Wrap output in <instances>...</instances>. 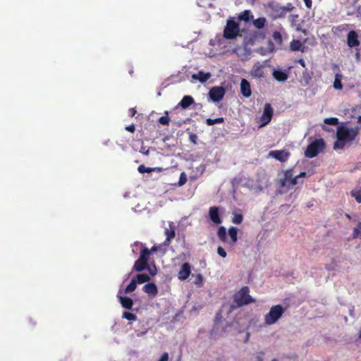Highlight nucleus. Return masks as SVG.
<instances>
[{"label": "nucleus", "mask_w": 361, "mask_h": 361, "mask_svg": "<svg viewBox=\"0 0 361 361\" xmlns=\"http://www.w3.org/2000/svg\"><path fill=\"white\" fill-rule=\"evenodd\" d=\"M279 184H280V187H281V188H283L286 185L289 186V183L283 178L280 180Z\"/></svg>", "instance_id": "47"}, {"label": "nucleus", "mask_w": 361, "mask_h": 361, "mask_svg": "<svg viewBox=\"0 0 361 361\" xmlns=\"http://www.w3.org/2000/svg\"><path fill=\"white\" fill-rule=\"evenodd\" d=\"M149 280H150L149 276L145 274H137L135 278V281H137V283H140V284L145 283V282H148V281H149Z\"/></svg>", "instance_id": "28"}, {"label": "nucleus", "mask_w": 361, "mask_h": 361, "mask_svg": "<svg viewBox=\"0 0 361 361\" xmlns=\"http://www.w3.org/2000/svg\"><path fill=\"white\" fill-rule=\"evenodd\" d=\"M169 360V354L167 353H164L161 357L157 361H168Z\"/></svg>", "instance_id": "46"}, {"label": "nucleus", "mask_w": 361, "mask_h": 361, "mask_svg": "<svg viewBox=\"0 0 361 361\" xmlns=\"http://www.w3.org/2000/svg\"><path fill=\"white\" fill-rule=\"evenodd\" d=\"M189 138H190V142H192L193 144L197 143V136L196 134L190 133L189 135Z\"/></svg>", "instance_id": "45"}, {"label": "nucleus", "mask_w": 361, "mask_h": 361, "mask_svg": "<svg viewBox=\"0 0 361 361\" xmlns=\"http://www.w3.org/2000/svg\"><path fill=\"white\" fill-rule=\"evenodd\" d=\"M226 94L225 88L221 86H215L209 92V99L214 102L221 101Z\"/></svg>", "instance_id": "7"}, {"label": "nucleus", "mask_w": 361, "mask_h": 361, "mask_svg": "<svg viewBox=\"0 0 361 361\" xmlns=\"http://www.w3.org/2000/svg\"><path fill=\"white\" fill-rule=\"evenodd\" d=\"M298 179L296 176L293 177L292 179L289 181V186L295 185L298 183Z\"/></svg>", "instance_id": "49"}, {"label": "nucleus", "mask_w": 361, "mask_h": 361, "mask_svg": "<svg viewBox=\"0 0 361 361\" xmlns=\"http://www.w3.org/2000/svg\"><path fill=\"white\" fill-rule=\"evenodd\" d=\"M209 215L211 221L214 224H220L222 222L221 219L219 216V207L216 206L209 207Z\"/></svg>", "instance_id": "15"}, {"label": "nucleus", "mask_w": 361, "mask_h": 361, "mask_svg": "<svg viewBox=\"0 0 361 361\" xmlns=\"http://www.w3.org/2000/svg\"><path fill=\"white\" fill-rule=\"evenodd\" d=\"M305 2V4L307 8H311L312 5V0H303Z\"/></svg>", "instance_id": "50"}, {"label": "nucleus", "mask_w": 361, "mask_h": 361, "mask_svg": "<svg viewBox=\"0 0 361 361\" xmlns=\"http://www.w3.org/2000/svg\"><path fill=\"white\" fill-rule=\"evenodd\" d=\"M118 298H119V301L123 307L128 309V310L132 309L133 305V301L130 298L126 297H126L119 296Z\"/></svg>", "instance_id": "20"}, {"label": "nucleus", "mask_w": 361, "mask_h": 361, "mask_svg": "<svg viewBox=\"0 0 361 361\" xmlns=\"http://www.w3.org/2000/svg\"><path fill=\"white\" fill-rule=\"evenodd\" d=\"M137 171H139V173H151L152 172V169H151V168L149 167H146L145 165L143 164H141L138 166L137 168Z\"/></svg>", "instance_id": "41"}, {"label": "nucleus", "mask_w": 361, "mask_h": 361, "mask_svg": "<svg viewBox=\"0 0 361 361\" xmlns=\"http://www.w3.org/2000/svg\"><path fill=\"white\" fill-rule=\"evenodd\" d=\"M147 269L149 271V273L151 276H155L157 273V267L154 265L153 267H150L148 265V268Z\"/></svg>", "instance_id": "44"}, {"label": "nucleus", "mask_w": 361, "mask_h": 361, "mask_svg": "<svg viewBox=\"0 0 361 361\" xmlns=\"http://www.w3.org/2000/svg\"><path fill=\"white\" fill-rule=\"evenodd\" d=\"M126 130L130 133H134L135 130V127L134 124L129 125L126 127Z\"/></svg>", "instance_id": "48"}, {"label": "nucleus", "mask_w": 361, "mask_h": 361, "mask_svg": "<svg viewBox=\"0 0 361 361\" xmlns=\"http://www.w3.org/2000/svg\"><path fill=\"white\" fill-rule=\"evenodd\" d=\"M147 268H148V263H146L143 261H140V259H137L134 263L133 269L134 271L140 272Z\"/></svg>", "instance_id": "23"}, {"label": "nucleus", "mask_w": 361, "mask_h": 361, "mask_svg": "<svg viewBox=\"0 0 361 361\" xmlns=\"http://www.w3.org/2000/svg\"><path fill=\"white\" fill-rule=\"evenodd\" d=\"M353 238L361 239V222H359L357 225V227L354 228L353 232Z\"/></svg>", "instance_id": "33"}, {"label": "nucleus", "mask_w": 361, "mask_h": 361, "mask_svg": "<svg viewBox=\"0 0 361 361\" xmlns=\"http://www.w3.org/2000/svg\"><path fill=\"white\" fill-rule=\"evenodd\" d=\"M324 123L327 125L336 126L339 123V121L336 117H331L325 118Z\"/></svg>", "instance_id": "35"}, {"label": "nucleus", "mask_w": 361, "mask_h": 361, "mask_svg": "<svg viewBox=\"0 0 361 361\" xmlns=\"http://www.w3.org/2000/svg\"><path fill=\"white\" fill-rule=\"evenodd\" d=\"M151 169H152V171H157V172H161L162 171V168H161V167L151 168Z\"/></svg>", "instance_id": "55"}, {"label": "nucleus", "mask_w": 361, "mask_h": 361, "mask_svg": "<svg viewBox=\"0 0 361 361\" xmlns=\"http://www.w3.org/2000/svg\"><path fill=\"white\" fill-rule=\"evenodd\" d=\"M243 220V216L241 214H234L232 218V222L235 224H240Z\"/></svg>", "instance_id": "37"}, {"label": "nucleus", "mask_w": 361, "mask_h": 361, "mask_svg": "<svg viewBox=\"0 0 361 361\" xmlns=\"http://www.w3.org/2000/svg\"><path fill=\"white\" fill-rule=\"evenodd\" d=\"M252 18H253V16L250 10H245L238 17L239 20L245 22H248Z\"/></svg>", "instance_id": "24"}, {"label": "nucleus", "mask_w": 361, "mask_h": 361, "mask_svg": "<svg viewBox=\"0 0 361 361\" xmlns=\"http://www.w3.org/2000/svg\"><path fill=\"white\" fill-rule=\"evenodd\" d=\"M217 253L219 256H221V257L223 258H225L226 256H227V253L225 251V250L221 247V246H219L217 247Z\"/></svg>", "instance_id": "42"}, {"label": "nucleus", "mask_w": 361, "mask_h": 361, "mask_svg": "<svg viewBox=\"0 0 361 361\" xmlns=\"http://www.w3.org/2000/svg\"><path fill=\"white\" fill-rule=\"evenodd\" d=\"M264 66L259 62L255 63L250 71V75L253 78H262L265 74L264 71Z\"/></svg>", "instance_id": "11"}, {"label": "nucleus", "mask_w": 361, "mask_h": 361, "mask_svg": "<svg viewBox=\"0 0 361 361\" xmlns=\"http://www.w3.org/2000/svg\"><path fill=\"white\" fill-rule=\"evenodd\" d=\"M187 182V176L185 172H182L180 175L179 180L178 183V186H183Z\"/></svg>", "instance_id": "40"}, {"label": "nucleus", "mask_w": 361, "mask_h": 361, "mask_svg": "<svg viewBox=\"0 0 361 361\" xmlns=\"http://www.w3.org/2000/svg\"><path fill=\"white\" fill-rule=\"evenodd\" d=\"M357 123H361V116L357 118Z\"/></svg>", "instance_id": "57"}, {"label": "nucleus", "mask_w": 361, "mask_h": 361, "mask_svg": "<svg viewBox=\"0 0 361 361\" xmlns=\"http://www.w3.org/2000/svg\"><path fill=\"white\" fill-rule=\"evenodd\" d=\"M142 290L153 298L155 297L158 293L157 287L154 283L145 284L142 288Z\"/></svg>", "instance_id": "16"}, {"label": "nucleus", "mask_w": 361, "mask_h": 361, "mask_svg": "<svg viewBox=\"0 0 361 361\" xmlns=\"http://www.w3.org/2000/svg\"><path fill=\"white\" fill-rule=\"evenodd\" d=\"M286 308L281 305H274L269 312L264 316V322L267 325L275 324L283 315Z\"/></svg>", "instance_id": "4"}, {"label": "nucleus", "mask_w": 361, "mask_h": 361, "mask_svg": "<svg viewBox=\"0 0 361 361\" xmlns=\"http://www.w3.org/2000/svg\"><path fill=\"white\" fill-rule=\"evenodd\" d=\"M271 361H277L276 359H273Z\"/></svg>", "instance_id": "62"}, {"label": "nucleus", "mask_w": 361, "mask_h": 361, "mask_svg": "<svg viewBox=\"0 0 361 361\" xmlns=\"http://www.w3.org/2000/svg\"><path fill=\"white\" fill-rule=\"evenodd\" d=\"M266 22L265 18L260 17L253 20V25L256 28L262 29L264 27Z\"/></svg>", "instance_id": "27"}, {"label": "nucleus", "mask_w": 361, "mask_h": 361, "mask_svg": "<svg viewBox=\"0 0 361 361\" xmlns=\"http://www.w3.org/2000/svg\"><path fill=\"white\" fill-rule=\"evenodd\" d=\"M176 226L173 221L169 222V228H166L164 229V235H166V239L164 241L165 245H169L171 240L176 236Z\"/></svg>", "instance_id": "9"}, {"label": "nucleus", "mask_w": 361, "mask_h": 361, "mask_svg": "<svg viewBox=\"0 0 361 361\" xmlns=\"http://www.w3.org/2000/svg\"><path fill=\"white\" fill-rule=\"evenodd\" d=\"M240 35L239 24L232 18L226 21V25L224 29L223 36L226 39H235Z\"/></svg>", "instance_id": "5"}, {"label": "nucleus", "mask_w": 361, "mask_h": 361, "mask_svg": "<svg viewBox=\"0 0 361 361\" xmlns=\"http://www.w3.org/2000/svg\"><path fill=\"white\" fill-rule=\"evenodd\" d=\"M257 361H262V359L260 357H258Z\"/></svg>", "instance_id": "60"}, {"label": "nucleus", "mask_w": 361, "mask_h": 361, "mask_svg": "<svg viewBox=\"0 0 361 361\" xmlns=\"http://www.w3.org/2000/svg\"><path fill=\"white\" fill-rule=\"evenodd\" d=\"M157 250H158V247H157L156 245H154V246H152V247L151 250H149V251H150V254H151L152 252H157Z\"/></svg>", "instance_id": "54"}, {"label": "nucleus", "mask_w": 361, "mask_h": 361, "mask_svg": "<svg viewBox=\"0 0 361 361\" xmlns=\"http://www.w3.org/2000/svg\"><path fill=\"white\" fill-rule=\"evenodd\" d=\"M224 121V118L223 117L216 118L215 119L207 118L206 119V123L207 126H213L216 123H222Z\"/></svg>", "instance_id": "32"}, {"label": "nucleus", "mask_w": 361, "mask_h": 361, "mask_svg": "<svg viewBox=\"0 0 361 361\" xmlns=\"http://www.w3.org/2000/svg\"><path fill=\"white\" fill-rule=\"evenodd\" d=\"M240 92L243 97L247 98L251 96L252 90L249 81L243 78L240 84Z\"/></svg>", "instance_id": "14"}, {"label": "nucleus", "mask_w": 361, "mask_h": 361, "mask_svg": "<svg viewBox=\"0 0 361 361\" xmlns=\"http://www.w3.org/2000/svg\"><path fill=\"white\" fill-rule=\"evenodd\" d=\"M123 317L129 320V321H135L137 319V316L129 312H124L123 314Z\"/></svg>", "instance_id": "38"}, {"label": "nucleus", "mask_w": 361, "mask_h": 361, "mask_svg": "<svg viewBox=\"0 0 361 361\" xmlns=\"http://www.w3.org/2000/svg\"><path fill=\"white\" fill-rule=\"evenodd\" d=\"M360 128L355 127L348 128L344 126H340L337 128V140L334 144V149H343L347 142H350L355 140L359 134Z\"/></svg>", "instance_id": "1"}, {"label": "nucleus", "mask_w": 361, "mask_h": 361, "mask_svg": "<svg viewBox=\"0 0 361 361\" xmlns=\"http://www.w3.org/2000/svg\"><path fill=\"white\" fill-rule=\"evenodd\" d=\"M128 111H129V115L131 117L134 116L135 115V114L137 113V111L135 110V108H130Z\"/></svg>", "instance_id": "51"}, {"label": "nucleus", "mask_w": 361, "mask_h": 361, "mask_svg": "<svg viewBox=\"0 0 361 361\" xmlns=\"http://www.w3.org/2000/svg\"><path fill=\"white\" fill-rule=\"evenodd\" d=\"M352 197H355L358 203H361V188L358 190H353L351 191Z\"/></svg>", "instance_id": "36"}, {"label": "nucleus", "mask_w": 361, "mask_h": 361, "mask_svg": "<svg viewBox=\"0 0 361 361\" xmlns=\"http://www.w3.org/2000/svg\"><path fill=\"white\" fill-rule=\"evenodd\" d=\"M273 116V109L270 104L267 103L264 105L263 114L261 116V126H264L267 125L271 120V118Z\"/></svg>", "instance_id": "8"}, {"label": "nucleus", "mask_w": 361, "mask_h": 361, "mask_svg": "<svg viewBox=\"0 0 361 361\" xmlns=\"http://www.w3.org/2000/svg\"><path fill=\"white\" fill-rule=\"evenodd\" d=\"M325 147V142L322 138L317 139L307 145L305 156L308 158H314L317 156L319 152Z\"/></svg>", "instance_id": "6"}, {"label": "nucleus", "mask_w": 361, "mask_h": 361, "mask_svg": "<svg viewBox=\"0 0 361 361\" xmlns=\"http://www.w3.org/2000/svg\"><path fill=\"white\" fill-rule=\"evenodd\" d=\"M211 77L209 73H204L203 71H199L197 74L192 75V78L199 80L200 82H205Z\"/></svg>", "instance_id": "22"}, {"label": "nucleus", "mask_w": 361, "mask_h": 361, "mask_svg": "<svg viewBox=\"0 0 361 361\" xmlns=\"http://www.w3.org/2000/svg\"><path fill=\"white\" fill-rule=\"evenodd\" d=\"M194 103L195 100L192 96L185 95L182 98L178 105L181 106L182 109H186Z\"/></svg>", "instance_id": "19"}, {"label": "nucleus", "mask_w": 361, "mask_h": 361, "mask_svg": "<svg viewBox=\"0 0 361 361\" xmlns=\"http://www.w3.org/2000/svg\"><path fill=\"white\" fill-rule=\"evenodd\" d=\"M341 77H342L341 75H339V74L336 75L335 80L334 82V85H333L336 90H342L343 89V85L341 82Z\"/></svg>", "instance_id": "30"}, {"label": "nucleus", "mask_w": 361, "mask_h": 361, "mask_svg": "<svg viewBox=\"0 0 361 361\" xmlns=\"http://www.w3.org/2000/svg\"><path fill=\"white\" fill-rule=\"evenodd\" d=\"M228 234L230 239L228 240L226 235V229L224 226H221L218 228L217 236L222 243H226L228 245L233 246L238 240V228L231 226L228 228Z\"/></svg>", "instance_id": "3"}, {"label": "nucleus", "mask_w": 361, "mask_h": 361, "mask_svg": "<svg viewBox=\"0 0 361 361\" xmlns=\"http://www.w3.org/2000/svg\"><path fill=\"white\" fill-rule=\"evenodd\" d=\"M322 129H323L324 130L329 131V129H328L325 126H322Z\"/></svg>", "instance_id": "58"}, {"label": "nucleus", "mask_w": 361, "mask_h": 361, "mask_svg": "<svg viewBox=\"0 0 361 361\" xmlns=\"http://www.w3.org/2000/svg\"><path fill=\"white\" fill-rule=\"evenodd\" d=\"M269 155L281 162H284L290 157V153L285 150H274L271 151Z\"/></svg>", "instance_id": "13"}, {"label": "nucleus", "mask_w": 361, "mask_h": 361, "mask_svg": "<svg viewBox=\"0 0 361 361\" xmlns=\"http://www.w3.org/2000/svg\"><path fill=\"white\" fill-rule=\"evenodd\" d=\"M358 337H359V338L361 339V331H360L358 333Z\"/></svg>", "instance_id": "59"}, {"label": "nucleus", "mask_w": 361, "mask_h": 361, "mask_svg": "<svg viewBox=\"0 0 361 361\" xmlns=\"http://www.w3.org/2000/svg\"><path fill=\"white\" fill-rule=\"evenodd\" d=\"M290 49L291 51H300L302 53L305 51L306 47L298 39H293L290 43Z\"/></svg>", "instance_id": "18"}, {"label": "nucleus", "mask_w": 361, "mask_h": 361, "mask_svg": "<svg viewBox=\"0 0 361 361\" xmlns=\"http://www.w3.org/2000/svg\"><path fill=\"white\" fill-rule=\"evenodd\" d=\"M191 274V267L188 262L184 263L178 273V278L180 281L186 280Z\"/></svg>", "instance_id": "12"}, {"label": "nucleus", "mask_w": 361, "mask_h": 361, "mask_svg": "<svg viewBox=\"0 0 361 361\" xmlns=\"http://www.w3.org/2000/svg\"><path fill=\"white\" fill-rule=\"evenodd\" d=\"M169 112L166 111H165V116H161L158 121L160 124L164 126H168L170 122V118L169 117Z\"/></svg>", "instance_id": "34"}, {"label": "nucleus", "mask_w": 361, "mask_h": 361, "mask_svg": "<svg viewBox=\"0 0 361 361\" xmlns=\"http://www.w3.org/2000/svg\"><path fill=\"white\" fill-rule=\"evenodd\" d=\"M348 27V24H342V25H339L337 26H334L331 29V31L334 35H338L339 33L347 31Z\"/></svg>", "instance_id": "26"}, {"label": "nucleus", "mask_w": 361, "mask_h": 361, "mask_svg": "<svg viewBox=\"0 0 361 361\" xmlns=\"http://www.w3.org/2000/svg\"><path fill=\"white\" fill-rule=\"evenodd\" d=\"M142 152L145 154V155H148L149 154V149H147L146 151H142Z\"/></svg>", "instance_id": "56"}, {"label": "nucleus", "mask_w": 361, "mask_h": 361, "mask_svg": "<svg viewBox=\"0 0 361 361\" xmlns=\"http://www.w3.org/2000/svg\"><path fill=\"white\" fill-rule=\"evenodd\" d=\"M272 37L274 42L278 45H281L283 43V38L281 32L279 31H274L272 34Z\"/></svg>", "instance_id": "29"}, {"label": "nucleus", "mask_w": 361, "mask_h": 361, "mask_svg": "<svg viewBox=\"0 0 361 361\" xmlns=\"http://www.w3.org/2000/svg\"><path fill=\"white\" fill-rule=\"evenodd\" d=\"M346 217L350 219V216L349 214H346Z\"/></svg>", "instance_id": "61"}, {"label": "nucleus", "mask_w": 361, "mask_h": 361, "mask_svg": "<svg viewBox=\"0 0 361 361\" xmlns=\"http://www.w3.org/2000/svg\"><path fill=\"white\" fill-rule=\"evenodd\" d=\"M347 44L350 48L360 46V42L356 31L350 30L347 35Z\"/></svg>", "instance_id": "10"}, {"label": "nucleus", "mask_w": 361, "mask_h": 361, "mask_svg": "<svg viewBox=\"0 0 361 361\" xmlns=\"http://www.w3.org/2000/svg\"><path fill=\"white\" fill-rule=\"evenodd\" d=\"M137 287V281H135V279H133L130 283L127 286L125 289L126 293H129L133 292Z\"/></svg>", "instance_id": "31"}, {"label": "nucleus", "mask_w": 361, "mask_h": 361, "mask_svg": "<svg viewBox=\"0 0 361 361\" xmlns=\"http://www.w3.org/2000/svg\"><path fill=\"white\" fill-rule=\"evenodd\" d=\"M306 172H301L298 175L296 176V178H305L306 176Z\"/></svg>", "instance_id": "53"}, {"label": "nucleus", "mask_w": 361, "mask_h": 361, "mask_svg": "<svg viewBox=\"0 0 361 361\" xmlns=\"http://www.w3.org/2000/svg\"><path fill=\"white\" fill-rule=\"evenodd\" d=\"M269 8L276 13V18H284L285 13L283 10V6L280 5L278 3H270L269 5Z\"/></svg>", "instance_id": "17"}, {"label": "nucleus", "mask_w": 361, "mask_h": 361, "mask_svg": "<svg viewBox=\"0 0 361 361\" xmlns=\"http://www.w3.org/2000/svg\"><path fill=\"white\" fill-rule=\"evenodd\" d=\"M272 75H273V77L277 81H279V82L286 81L288 79V74L285 71H281V70L274 71Z\"/></svg>", "instance_id": "21"}, {"label": "nucleus", "mask_w": 361, "mask_h": 361, "mask_svg": "<svg viewBox=\"0 0 361 361\" xmlns=\"http://www.w3.org/2000/svg\"><path fill=\"white\" fill-rule=\"evenodd\" d=\"M149 256H150L149 250L148 248H147L146 247H144L140 251V257L138 259H140V261H143L146 263H148Z\"/></svg>", "instance_id": "25"}, {"label": "nucleus", "mask_w": 361, "mask_h": 361, "mask_svg": "<svg viewBox=\"0 0 361 361\" xmlns=\"http://www.w3.org/2000/svg\"><path fill=\"white\" fill-rule=\"evenodd\" d=\"M293 177V169H288L284 172L283 178L286 179L288 183L292 179Z\"/></svg>", "instance_id": "39"}, {"label": "nucleus", "mask_w": 361, "mask_h": 361, "mask_svg": "<svg viewBox=\"0 0 361 361\" xmlns=\"http://www.w3.org/2000/svg\"><path fill=\"white\" fill-rule=\"evenodd\" d=\"M250 289L247 286L242 287L233 296V302L231 305V310L243 305L254 302L255 300L250 295Z\"/></svg>", "instance_id": "2"}, {"label": "nucleus", "mask_w": 361, "mask_h": 361, "mask_svg": "<svg viewBox=\"0 0 361 361\" xmlns=\"http://www.w3.org/2000/svg\"><path fill=\"white\" fill-rule=\"evenodd\" d=\"M293 8H294V6L292 5L291 3H288V4H287L286 6H283L285 16L286 15L287 12L291 11Z\"/></svg>", "instance_id": "43"}, {"label": "nucleus", "mask_w": 361, "mask_h": 361, "mask_svg": "<svg viewBox=\"0 0 361 361\" xmlns=\"http://www.w3.org/2000/svg\"><path fill=\"white\" fill-rule=\"evenodd\" d=\"M297 62L300 63L303 68H305V62L303 59H299Z\"/></svg>", "instance_id": "52"}]
</instances>
